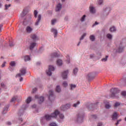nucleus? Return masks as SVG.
I'll list each match as a JSON object with an SVG mask.
<instances>
[{
  "label": "nucleus",
  "instance_id": "1",
  "mask_svg": "<svg viewBox=\"0 0 126 126\" xmlns=\"http://www.w3.org/2000/svg\"><path fill=\"white\" fill-rule=\"evenodd\" d=\"M58 115H60V112L58 110H56L54 113L51 114V116L49 115H46L45 116V119H46V121H50L52 118H56Z\"/></svg>",
  "mask_w": 126,
  "mask_h": 126
},
{
  "label": "nucleus",
  "instance_id": "2",
  "mask_svg": "<svg viewBox=\"0 0 126 126\" xmlns=\"http://www.w3.org/2000/svg\"><path fill=\"white\" fill-rule=\"evenodd\" d=\"M124 42H125V40H123V42L119 44L118 49L117 50V52L118 53H122V52L124 51V48L126 46V43H124Z\"/></svg>",
  "mask_w": 126,
  "mask_h": 126
},
{
  "label": "nucleus",
  "instance_id": "3",
  "mask_svg": "<svg viewBox=\"0 0 126 126\" xmlns=\"http://www.w3.org/2000/svg\"><path fill=\"white\" fill-rule=\"evenodd\" d=\"M111 97L112 98H114V97H116V95L120 92V90H119V89L118 88H112L111 89Z\"/></svg>",
  "mask_w": 126,
  "mask_h": 126
},
{
  "label": "nucleus",
  "instance_id": "4",
  "mask_svg": "<svg viewBox=\"0 0 126 126\" xmlns=\"http://www.w3.org/2000/svg\"><path fill=\"white\" fill-rule=\"evenodd\" d=\"M83 118H84V114H79L77 117V122L79 123H82L83 122Z\"/></svg>",
  "mask_w": 126,
  "mask_h": 126
},
{
  "label": "nucleus",
  "instance_id": "5",
  "mask_svg": "<svg viewBox=\"0 0 126 126\" xmlns=\"http://www.w3.org/2000/svg\"><path fill=\"white\" fill-rule=\"evenodd\" d=\"M54 70L55 67L52 65H49L48 70L46 71L47 75L51 76L52 75V71H54Z\"/></svg>",
  "mask_w": 126,
  "mask_h": 126
},
{
  "label": "nucleus",
  "instance_id": "6",
  "mask_svg": "<svg viewBox=\"0 0 126 126\" xmlns=\"http://www.w3.org/2000/svg\"><path fill=\"white\" fill-rule=\"evenodd\" d=\"M20 73L16 75V77L22 76V75H25V73H26V69L23 68L21 70H20Z\"/></svg>",
  "mask_w": 126,
  "mask_h": 126
},
{
  "label": "nucleus",
  "instance_id": "7",
  "mask_svg": "<svg viewBox=\"0 0 126 126\" xmlns=\"http://www.w3.org/2000/svg\"><path fill=\"white\" fill-rule=\"evenodd\" d=\"M49 100H50V101H52V100H55V95H54V93H53L52 91H49Z\"/></svg>",
  "mask_w": 126,
  "mask_h": 126
},
{
  "label": "nucleus",
  "instance_id": "8",
  "mask_svg": "<svg viewBox=\"0 0 126 126\" xmlns=\"http://www.w3.org/2000/svg\"><path fill=\"white\" fill-rule=\"evenodd\" d=\"M68 73V70L63 71L62 74V76L63 79H66L67 78V74Z\"/></svg>",
  "mask_w": 126,
  "mask_h": 126
},
{
  "label": "nucleus",
  "instance_id": "9",
  "mask_svg": "<svg viewBox=\"0 0 126 126\" xmlns=\"http://www.w3.org/2000/svg\"><path fill=\"white\" fill-rule=\"evenodd\" d=\"M70 108V104H67L65 105H63L62 107H61L62 111H65L67 109H69Z\"/></svg>",
  "mask_w": 126,
  "mask_h": 126
},
{
  "label": "nucleus",
  "instance_id": "10",
  "mask_svg": "<svg viewBox=\"0 0 126 126\" xmlns=\"http://www.w3.org/2000/svg\"><path fill=\"white\" fill-rule=\"evenodd\" d=\"M35 99H39V103L41 104V103L44 102V97L40 96L39 97V95H35Z\"/></svg>",
  "mask_w": 126,
  "mask_h": 126
},
{
  "label": "nucleus",
  "instance_id": "11",
  "mask_svg": "<svg viewBox=\"0 0 126 126\" xmlns=\"http://www.w3.org/2000/svg\"><path fill=\"white\" fill-rule=\"evenodd\" d=\"M26 31L27 33H30L33 31V28H31L30 26H28L26 28Z\"/></svg>",
  "mask_w": 126,
  "mask_h": 126
},
{
  "label": "nucleus",
  "instance_id": "12",
  "mask_svg": "<svg viewBox=\"0 0 126 126\" xmlns=\"http://www.w3.org/2000/svg\"><path fill=\"white\" fill-rule=\"evenodd\" d=\"M35 46H36V43L35 42L31 43L30 45V50H31V51H32V50H33V49H34V48H35Z\"/></svg>",
  "mask_w": 126,
  "mask_h": 126
},
{
  "label": "nucleus",
  "instance_id": "13",
  "mask_svg": "<svg viewBox=\"0 0 126 126\" xmlns=\"http://www.w3.org/2000/svg\"><path fill=\"white\" fill-rule=\"evenodd\" d=\"M51 31L54 33V37H57V35H58V31L56 30L55 29L52 28L51 30Z\"/></svg>",
  "mask_w": 126,
  "mask_h": 126
},
{
  "label": "nucleus",
  "instance_id": "14",
  "mask_svg": "<svg viewBox=\"0 0 126 126\" xmlns=\"http://www.w3.org/2000/svg\"><path fill=\"white\" fill-rule=\"evenodd\" d=\"M41 20V15H38V18L37 21L35 23V25L37 26V25H39V23H40V21Z\"/></svg>",
  "mask_w": 126,
  "mask_h": 126
},
{
  "label": "nucleus",
  "instance_id": "15",
  "mask_svg": "<svg viewBox=\"0 0 126 126\" xmlns=\"http://www.w3.org/2000/svg\"><path fill=\"white\" fill-rule=\"evenodd\" d=\"M61 9H62V4L59 3L57 5L56 10V11H59Z\"/></svg>",
  "mask_w": 126,
  "mask_h": 126
},
{
  "label": "nucleus",
  "instance_id": "16",
  "mask_svg": "<svg viewBox=\"0 0 126 126\" xmlns=\"http://www.w3.org/2000/svg\"><path fill=\"white\" fill-rule=\"evenodd\" d=\"M112 118L113 120H117V119H118V114H117V112H114L112 116Z\"/></svg>",
  "mask_w": 126,
  "mask_h": 126
},
{
  "label": "nucleus",
  "instance_id": "17",
  "mask_svg": "<svg viewBox=\"0 0 126 126\" xmlns=\"http://www.w3.org/2000/svg\"><path fill=\"white\" fill-rule=\"evenodd\" d=\"M31 37L32 39V40H33V41H36V40H38V37H37L35 34H32L31 35Z\"/></svg>",
  "mask_w": 126,
  "mask_h": 126
},
{
  "label": "nucleus",
  "instance_id": "18",
  "mask_svg": "<svg viewBox=\"0 0 126 126\" xmlns=\"http://www.w3.org/2000/svg\"><path fill=\"white\" fill-rule=\"evenodd\" d=\"M90 12L91 13H95V8L92 6H90Z\"/></svg>",
  "mask_w": 126,
  "mask_h": 126
},
{
  "label": "nucleus",
  "instance_id": "19",
  "mask_svg": "<svg viewBox=\"0 0 126 126\" xmlns=\"http://www.w3.org/2000/svg\"><path fill=\"white\" fill-rule=\"evenodd\" d=\"M24 60L25 62H27L28 61H30V57L28 56H25L24 57Z\"/></svg>",
  "mask_w": 126,
  "mask_h": 126
},
{
  "label": "nucleus",
  "instance_id": "20",
  "mask_svg": "<svg viewBox=\"0 0 126 126\" xmlns=\"http://www.w3.org/2000/svg\"><path fill=\"white\" fill-rule=\"evenodd\" d=\"M94 77L93 76V74L92 73H90L87 75V78H89L90 79H91V78H93Z\"/></svg>",
  "mask_w": 126,
  "mask_h": 126
},
{
  "label": "nucleus",
  "instance_id": "21",
  "mask_svg": "<svg viewBox=\"0 0 126 126\" xmlns=\"http://www.w3.org/2000/svg\"><path fill=\"white\" fill-rule=\"evenodd\" d=\"M57 63L58 65H62L63 64V61L61 60H58L57 61Z\"/></svg>",
  "mask_w": 126,
  "mask_h": 126
},
{
  "label": "nucleus",
  "instance_id": "22",
  "mask_svg": "<svg viewBox=\"0 0 126 126\" xmlns=\"http://www.w3.org/2000/svg\"><path fill=\"white\" fill-rule=\"evenodd\" d=\"M59 57V55H58V53H54L53 54H51V58H57Z\"/></svg>",
  "mask_w": 126,
  "mask_h": 126
},
{
  "label": "nucleus",
  "instance_id": "23",
  "mask_svg": "<svg viewBox=\"0 0 126 126\" xmlns=\"http://www.w3.org/2000/svg\"><path fill=\"white\" fill-rule=\"evenodd\" d=\"M32 98L31 97H29L28 98L26 99V102L27 104H29L30 103L31 101H32Z\"/></svg>",
  "mask_w": 126,
  "mask_h": 126
},
{
  "label": "nucleus",
  "instance_id": "24",
  "mask_svg": "<svg viewBox=\"0 0 126 126\" xmlns=\"http://www.w3.org/2000/svg\"><path fill=\"white\" fill-rule=\"evenodd\" d=\"M56 91L58 93H59V92H61V87H60V86H57L56 87Z\"/></svg>",
  "mask_w": 126,
  "mask_h": 126
},
{
  "label": "nucleus",
  "instance_id": "25",
  "mask_svg": "<svg viewBox=\"0 0 126 126\" xmlns=\"http://www.w3.org/2000/svg\"><path fill=\"white\" fill-rule=\"evenodd\" d=\"M116 30V28H115V27H112L110 29V32H115Z\"/></svg>",
  "mask_w": 126,
  "mask_h": 126
},
{
  "label": "nucleus",
  "instance_id": "26",
  "mask_svg": "<svg viewBox=\"0 0 126 126\" xmlns=\"http://www.w3.org/2000/svg\"><path fill=\"white\" fill-rule=\"evenodd\" d=\"M106 37L108 38V39H111L112 38H113V36L110 33L107 34Z\"/></svg>",
  "mask_w": 126,
  "mask_h": 126
},
{
  "label": "nucleus",
  "instance_id": "27",
  "mask_svg": "<svg viewBox=\"0 0 126 126\" xmlns=\"http://www.w3.org/2000/svg\"><path fill=\"white\" fill-rule=\"evenodd\" d=\"M16 99H17V96L13 97L11 99V102H15V101L16 100Z\"/></svg>",
  "mask_w": 126,
  "mask_h": 126
},
{
  "label": "nucleus",
  "instance_id": "28",
  "mask_svg": "<svg viewBox=\"0 0 126 126\" xmlns=\"http://www.w3.org/2000/svg\"><path fill=\"white\" fill-rule=\"evenodd\" d=\"M90 40L91 41H94V40H95V36L94 35H92L90 36Z\"/></svg>",
  "mask_w": 126,
  "mask_h": 126
},
{
  "label": "nucleus",
  "instance_id": "29",
  "mask_svg": "<svg viewBox=\"0 0 126 126\" xmlns=\"http://www.w3.org/2000/svg\"><path fill=\"white\" fill-rule=\"evenodd\" d=\"M78 71V68H75L73 70L74 74H76V73H77Z\"/></svg>",
  "mask_w": 126,
  "mask_h": 126
},
{
  "label": "nucleus",
  "instance_id": "30",
  "mask_svg": "<svg viewBox=\"0 0 126 126\" xmlns=\"http://www.w3.org/2000/svg\"><path fill=\"white\" fill-rule=\"evenodd\" d=\"M10 65L11 66H15V62L14 61H12L10 63Z\"/></svg>",
  "mask_w": 126,
  "mask_h": 126
},
{
  "label": "nucleus",
  "instance_id": "31",
  "mask_svg": "<svg viewBox=\"0 0 126 126\" xmlns=\"http://www.w3.org/2000/svg\"><path fill=\"white\" fill-rule=\"evenodd\" d=\"M70 87H71V90H73V89H74V88L76 87V85L71 84Z\"/></svg>",
  "mask_w": 126,
  "mask_h": 126
},
{
  "label": "nucleus",
  "instance_id": "32",
  "mask_svg": "<svg viewBox=\"0 0 126 126\" xmlns=\"http://www.w3.org/2000/svg\"><path fill=\"white\" fill-rule=\"evenodd\" d=\"M56 22H57V20H56V19L52 20L51 21L52 25H54L55 24V23H56Z\"/></svg>",
  "mask_w": 126,
  "mask_h": 126
},
{
  "label": "nucleus",
  "instance_id": "33",
  "mask_svg": "<svg viewBox=\"0 0 126 126\" xmlns=\"http://www.w3.org/2000/svg\"><path fill=\"white\" fill-rule=\"evenodd\" d=\"M85 17H86V15H84L81 19V21L82 22L84 21V20H85Z\"/></svg>",
  "mask_w": 126,
  "mask_h": 126
},
{
  "label": "nucleus",
  "instance_id": "34",
  "mask_svg": "<svg viewBox=\"0 0 126 126\" xmlns=\"http://www.w3.org/2000/svg\"><path fill=\"white\" fill-rule=\"evenodd\" d=\"M11 5L10 4L7 5V4H5V9H8V7H10V6Z\"/></svg>",
  "mask_w": 126,
  "mask_h": 126
},
{
  "label": "nucleus",
  "instance_id": "35",
  "mask_svg": "<svg viewBox=\"0 0 126 126\" xmlns=\"http://www.w3.org/2000/svg\"><path fill=\"white\" fill-rule=\"evenodd\" d=\"M120 105H121V103L117 102L115 103L114 107H119V106H120Z\"/></svg>",
  "mask_w": 126,
  "mask_h": 126
},
{
  "label": "nucleus",
  "instance_id": "36",
  "mask_svg": "<svg viewBox=\"0 0 126 126\" xmlns=\"http://www.w3.org/2000/svg\"><path fill=\"white\" fill-rule=\"evenodd\" d=\"M85 36H86V33H84L83 35H82V36L80 38V41H81V40H83V39H84V37H85Z\"/></svg>",
  "mask_w": 126,
  "mask_h": 126
},
{
  "label": "nucleus",
  "instance_id": "37",
  "mask_svg": "<svg viewBox=\"0 0 126 126\" xmlns=\"http://www.w3.org/2000/svg\"><path fill=\"white\" fill-rule=\"evenodd\" d=\"M105 108L106 109H110V108H111V105L110 104H106L105 105Z\"/></svg>",
  "mask_w": 126,
  "mask_h": 126
},
{
  "label": "nucleus",
  "instance_id": "38",
  "mask_svg": "<svg viewBox=\"0 0 126 126\" xmlns=\"http://www.w3.org/2000/svg\"><path fill=\"white\" fill-rule=\"evenodd\" d=\"M108 58V56H106V57H105V58H103V59L101 60V61H102V62H106V61H107V60Z\"/></svg>",
  "mask_w": 126,
  "mask_h": 126
},
{
  "label": "nucleus",
  "instance_id": "39",
  "mask_svg": "<svg viewBox=\"0 0 126 126\" xmlns=\"http://www.w3.org/2000/svg\"><path fill=\"white\" fill-rule=\"evenodd\" d=\"M37 14H38V12L36 10H34V17L36 18L37 17Z\"/></svg>",
  "mask_w": 126,
  "mask_h": 126
},
{
  "label": "nucleus",
  "instance_id": "40",
  "mask_svg": "<svg viewBox=\"0 0 126 126\" xmlns=\"http://www.w3.org/2000/svg\"><path fill=\"white\" fill-rule=\"evenodd\" d=\"M79 104H80V102L78 101L76 103L74 104L73 107H77V105H79Z\"/></svg>",
  "mask_w": 126,
  "mask_h": 126
},
{
  "label": "nucleus",
  "instance_id": "41",
  "mask_svg": "<svg viewBox=\"0 0 126 126\" xmlns=\"http://www.w3.org/2000/svg\"><path fill=\"white\" fill-rule=\"evenodd\" d=\"M63 86L64 87H66V86H67V83L66 82H64L63 83Z\"/></svg>",
  "mask_w": 126,
  "mask_h": 126
},
{
  "label": "nucleus",
  "instance_id": "42",
  "mask_svg": "<svg viewBox=\"0 0 126 126\" xmlns=\"http://www.w3.org/2000/svg\"><path fill=\"white\" fill-rule=\"evenodd\" d=\"M67 59V60L66 61V63H70V61H69V56H67L66 57Z\"/></svg>",
  "mask_w": 126,
  "mask_h": 126
},
{
  "label": "nucleus",
  "instance_id": "43",
  "mask_svg": "<svg viewBox=\"0 0 126 126\" xmlns=\"http://www.w3.org/2000/svg\"><path fill=\"white\" fill-rule=\"evenodd\" d=\"M59 117L60 119H63V118H64V116L62 114H59Z\"/></svg>",
  "mask_w": 126,
  "mask_h": 126
},
{
  "label": "nucleus",
  "instance_id": "44",
  "mask_svg": "<svg viewBox=\"0 0 126 126\" xmlns=\"http://www.w3.org/2000/svg\"><path fill=\"white\" fill-rule=\"evenodd\" d=\"M36 91H37V88H34V89H32V93H35V92H36Z\"/></svg>",
  "mask_w": 126,
  "mask_h": 126
},
{
  "label": "nucleus",
  "instance_id": "45",
  "mask_svg": "<svg viewBox=\"0 0 126 126\" xmlns=\"http://www.w3.org/2000/svg\"><path fill=\"white\" fill-rule=\"evenodd\" d=\"M50 126H57V124L55 123H52L50 124Z\"/></svg>",
  "mask_w": 126,
  "mask_h": 126
},
{
  "label": "nucleus",
  "instance_id": "46",
  "mask_svg": "<svg viewBox=\"0 0 126 126\" xmlns=\"http://www.w3.org/2000/svg\"><path fill=\"white\" fill-rule=\"evenodd\" d=\"M121 94L123 96H126V92H123Z\"/></svg>",
  "mask_w": 126,
  "mask_h": 126
},
{
  "label": "nucleus",
  "instance_id": "47",
  "mask_svg": "<svg viewBox=\"0 0 126 126\" xmlns=\"http://www.w3.org/2000/svg\"><path fill=\"white\" fill-rule=\"evenodd\" d=\"M103 3V0H98V4H102Z\"/></svg>",
  "mask_w": 126,
  "mask_h": 126
},
{
  "label": "nucleus",
  "instance_id": "48",
  "mask_svg": "<svg viewBox=\"0 0 126 126\" xmlns=\"http://www.w3.org/2000/svg\"><path fill=\"white\" fill-rule=\"evenodd\" d=\"M5 63H6L4 62L1 65V67H4L5 66Z\"/></svg>",
  "mask_w": 126,
  "mask_h": 126
},
{
  "label": "nucleus",
  "instance_id": "49",
  "mask_svg": "<svg viewBox=\"0 0 126 126\" xmlns=\"http://www.w3.org/2000/svg\"><path fill=\"white\" fill-rule=\"evenodd\" d=\"M7 108H5L3 110V111L2 112V114H6V112H5V111H7Z\"/></svg>",
  "mask_w": 126,
  "mask_h": 126
},
{
  "label": "nucleus",
  "instance_id": "50",
  "mask_svg": "<svg viewBox=\"0 0 126 126\" xmlns=\"http://www.w3.org/2000/svg\"><path fill=\"white\" fill-rule=\"evenodd\" d=\"M94 54H91V55H90V58H91V59H93V58H94Z\"/></svg>",
  "mask_w": 126,
  "mask_h": 126
},
{
  "label": "nucleus",
  "instance_id": "51",
  "mask_svg": "<svg viewBox=\"0 0 126 126\" xmlns=\"http://www.w3.org/2000/svg\"><path fill=\"white\" fill-rule=\"evenodd\" d=\"M92 117L93 119H97V116L96 115H92Z\"/></svg>",
  "mask_w": 126,
  "mask_h": 126
},
{
  "label": "nucleus",
  "instance_id": "52",
  "mask_svg": "<svg viewBox=\"0 0 126 126\" xmlns=\"http://www.w3.org/2000/svg\"><path fill=\"white\" fill-rule=\"evenodd\" d=\"M98 23L97 22H95V23L93 25V26H95V25H98Z\"/></svg>",
  "mask_w": 126,
  "mask_h": 126
},
{
  "label": "nucleus",
  "instance_id": "53",
  "mask_svg": "<svg viewBox=\"0 0 126 126\" xmlns=\"http://www.w3.org/2000/svg\"><path fill=\"white\" fill-rule=\"evenodd\" d=\"M3 26L2 24L0 25V32L1 31V27Z\"/></svg>",
  "mask_w": 126,
  "mask_h": 126
},
{
  "label": "nucleus",
  "instance_id": "54",
  "mask_svg": "<svg viewBox=\"0 0 126 126\" xmlns=\"http://www.w3.org/2000/svg\"><path fill=\"white\" fill-rule=\"evenodd\" d=\"M122 120H120L117 121V123L116 124V126H118L119 122H121Z\"/></svg>",
  "mask_w": 126,
  "mask_h": 126
},
{
  "label": "nucleus",
  "instance_id": "55",
  "mask_svg": "<svg viewBox=\"0 0 126 126\" xmlns=\"http://www.w3.org/2000/svg\"><path fill=\"white\" fill-rule=\"evenodd\" d=\"M7 125H8V126H10V125H11V123L10 122H7Z\"/></svg>",
  "mask_w": 126,
  "mask_h": 126
},
{
  "label": "nucleus",
  "instance_id": "56",
  "mask_svg": "<svg viewBox=\"0 0 126 126\" xmlns=\"http://www.w3.org/2000/svg\"><path fill=\"white\" fill-rule=\"evenodd\" d=\"M23 80V78L21 77V78H20V81H22Z\"/></svg>",
  "mask_w": 126,
  "mask_h": 126
},
{
  "label": "nucleus",
  "instance_id": "57",
  "mask_svg": "<svg viewBox=\"0 0 126 126\" xmlns=\"http://www.w3.org/2000/svg\"><path fill=\"white\" fill-rule=\"evenodd\" d=\"M32 108H36V105L34 104L33 105H32Z\"/></svg>",
  "mask_w": 126,
  "mask_h": 126
},
{
  "label": "nucleus",
  "instance_id": "58",
  "mask_svg": "<svg viewBox=\"0 0 126 126\" xmlns=\"http://www.w3.org/2000/svg\"><path fill=\"white\" fill-rule=\"evenodd\" d=\"M9 46H10V47H12V46H13V44H9Z\"/></svg>",
  "mask_w": 126,
  "mask_h": 126
},
{
  "label": "nucleus",
  "instance_id": "59",
  "mask_svg": "<svg viewBox=\"0 0 126 126\" xmlns=\"http://www.w3.org/2000/svg\"><path fill=\"white\" fill-rule=\"evenodd\" d=\"M16 1H17V2H18V1H19V0H15Z\"/></svg>",
  "mask_w": 126,
  "mask_h": 126
},
{
  "label": "nucleus",
  "instance_id": "60",
  "mask_svg": "<svg viewBox=\"0 0 126 126\" xmlns=\"http://www.w3.org/2000/svg\"><path fill=\"white\" fill-rule=\"evenodd\" d=\"M1 85L2 87V86H3L4 84H1Z\"/></svg>",
  "mask_w": 126,
  "mask_h": 126
},
{
  "label": "nucleus",
  "instance_id": "61",
  "mask_svg": "<svg viewBox=\"0 0 126 126\" xmlns=\"http://www.w3.org/2000/svg\"><path fill=\"white\" fill-rule=\"evenodd\" d=\"M79 44H80V42H79V43L78 44V46H79Z\"/></svg>",
  "mask_w": 126,
  "mask_h": 126
},
{
  "label": "nucleus",
  "instance_id": "62",
  "mask_svg": "<svg viewBox=\"0 0 126 126\" xmlns=\"http://www.w3.org/2000/svg\"><path fill=\"white\" fill-rule=\"evenodd\" d=\"M1 6V4L0 3V7Z\"/></svg>",
  "mask_w": 126,
  "mask_h": 126
},
{
  "label": "nucleus",
  "instance_id": "63",
  "mask_svg": "<svg viewBox=\"0 0 126 126\" xmlns=\"http://www.w3.org/2000/svg\"><path fill=\"white\" fill-rule=\"evenodd\" d=\"M125 121H126V117L125 118Z\"/></svg>",
  "mask_w": 126,
  "mask_h": 126
},
{
  "label": "nucleus",
  "instance_id": "64",
  "mask_svg": "<svg viewBox=\"0 0 126 126\" xmlns=\"http://www.w3.org/2000/svg\"><path fill=\"white\" fill-rule=\"evenodd\" d=\"M62 0V1H64V0Z\"/></svg>",
  "mask_w": 126,
  "mask_h": 126
}]
</instances>
